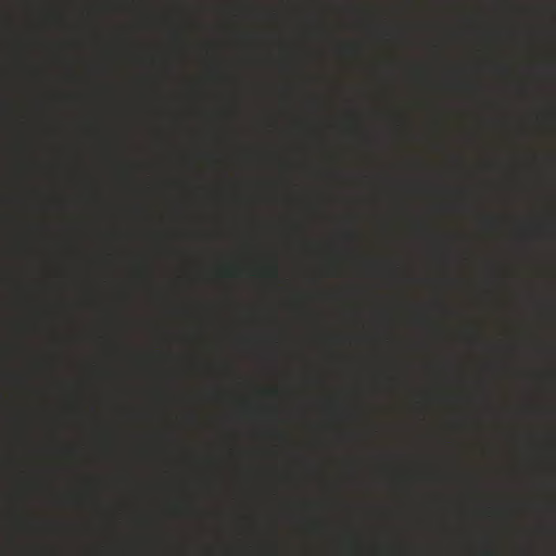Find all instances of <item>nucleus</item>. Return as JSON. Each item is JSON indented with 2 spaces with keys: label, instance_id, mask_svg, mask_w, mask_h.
I'll list each match as a JSON object with an SVG mask.
<instances>
[{
  "label": "nucleus",
  "instance_id": "7ed1b4c3",
  "mask_svg": "<svg viewBox=\"0 0 556 556\" xmlns=\"http://www.w3.org/2000/svg\"><path fill=\"white\" fill-rule=\"evenodd\" d=\"M488 224H489V225H493V224H494V220H493V219H488Z\"/></svg>",
  "mask_w": 556,
  "mask_h": 556
},
{
  "label": "nucleus",
  "instance_id": "f03ea898",
  "mask_svg": "<svg viewBox=\"0 0 556 556\" xmlns=\"http://www.w3.org/2000/svg\"><path fill=\"white\" fill-rule=\"evenodd\" d=\"M270 273H271V275H273L274 277H277V275H278V271H277V268H276V267H274V268L271 269V271H270Z\"/></svg>",
  "mask_w": 556,
  "mask_h": 556
},
{
  "label": "nucleus",
  "instance_id": "f257e3e1",
  "mask_svg": "<svg viewBox=\"0 0 556 556\" xmlns=\"http://www.w3.org/2000/svg\"><path fill=\"white\" fill-rule=\"evenodd\" d=\"M23 526L27 531H30L37 527V522L31 516L25 515L23 519Z\"/></svg>",
  "mask_w": 556,
  "mask_h": 556
}]
</instances>
